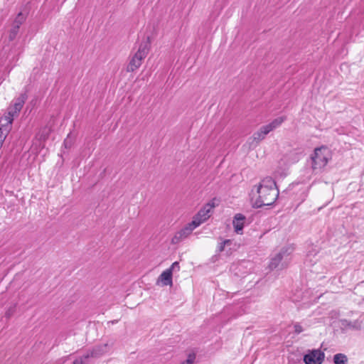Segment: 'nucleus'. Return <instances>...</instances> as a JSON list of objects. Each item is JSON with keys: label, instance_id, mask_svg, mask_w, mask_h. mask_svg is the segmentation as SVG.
<instances>
[{"label": "nucleus", "instance_id": "1", "mask_svg": "<svg viewBox=\"0 0 364 364\" xmlns=\"http://www.w3.org/2000/svg\"><path fill=\"white\" fill-rule=\"evenodd\" d=\"M279 196V190L272 177L263 178L252 190L251 200L254 208H261L274 203Z\"/></svg>", "mask_w": 364, "mask_h": 364}, {"label": "nucleus", "instance_id": "2", "mask_svg": "<svg viewBox=\"0 0 364 364\" xmlns=\"http://www.w3.org/2000/svg\"><path fill=\"white\" fill-rule=\"evenodd\" d=\"M331 159L330 151L327 147L316 148L311 156V168L315 173H321Z\"/></svg>", "mask_w": 364, "mask_h": 364}, {"label": "nucleus", "instance_id": "3", "mask_svg": "<svg viewBox=\"0 0 364 364\" xmlns=\"http://www.w3.org/2000/svg\"><path fill=\"white\" fill-rule=\"evenodd\" d=\"M150 50L149 38L141 42L137 51L132 57L127 67V72H134L138 69L142 64V61L146 57Z\"/></svg>", "mask_w": 364, "mask_h": 364}, {"label": "nucleus", "instance_id": "4", "mask_svg": "<svg viewBox=\"0 0 364 364\" xmlns=\"http://www.w3.org/2000/svg\"><path fill=\"white\" fill-rule=\"evenodd\" d=\"M292 248L285 247L280 250L274 257L271 259L269 267L271 270L274 269H284L287 267L290 262V255L292 252Z\"/></svg>", "mask_w": 364, "mask_h": 364}, {"label": "nucleus", "instance_id": "5", "mask_svg": "<svg viewBox=\"0 0 364 364\" xmlns=\"http://www.w3.org/2000/svg\"><path fill=\"white\" fill-rule=\"evenodd\" d=\"M215 207V199L212 200L209 203H206L197 213L196 217H194L193 221L191 222L193 225H195L196 228L199 226L201 223H204L207 220L210 215V213L211 210Z\"/></svg>", "mask_w": 364, "mask_h": 364}, {"label": "nucleus", "instance_id": "6", "mask_svg": "<svg viewBox=\"0 0 364 364\" xmlns=\"http://www.w3.org/2000/svg\"><path fill=\"white\" fill-rule=\"evenodd\" d=\"M325 358V354L319 349L309 350L304 356L305 364H321Z\"/></svg>", "mask_w": 364, "mask_h": 364}, {"label": "nucleus", "instance_id": "7", "mask_svg": "<svg viewBox=\"0 0 364 364\" xmlns=\"http://www.w3.org/2000/svg\"><path fill=\"white\" fill-rule=\"evenodd\" d=\"M196 228L192 223L188 224L185 228L176 232L175 235L171 239L172 244H178L188 235H190L192 231Z\"/></svg>", "mask_w": 364, "mask_h": 364}, {"label": "nucleus", "instance_id": "8", "mask_svg": "<svg viewBox=\"0 0 364 364\" xmlns=\"http://www.w3.org/2000/svg\"><path fill=\"white\" fill-rule=\"evenodd\" d=\"M107 348V344L103 346H98L93 348L92 350H89L86 354L82 355V357L84 358V360L87 362V359L90 358H98L105 353Z\"/></svg>", "mask_w": 364, "mask_h": 364}, {"label": "nucleus", "instance_id": "9", "mask_svg": "<svg viewBox=\"0 0 364 364\" xmlns=\"http://www.w3.org/2000/svg\"><path fill=\"white\" fill-rule=\"evenodd\" d=\"M245 216L241 213H237L233 218L232 225L235 232L237 234H242L245 221Z\"/></svg>", "mask_w": 364, "mask_h": 364}, {"label": "nucleus", "instance_id": "10", "mask_svg": "<svg viewBox=\"0 0 364 364\" xmlns=\"http://www.w3.org/2000/svg\"><path fill=\"white\" fill-rule=\"evenodd\" d=\"M159 282H161L163 286L172 285V273L170 269H166L161 274L156 283L159 284Z\"/></svg>", "mask_w": 364, "mask_h": 364}, {"label": "nucleus", "instance_id": "11", "mask_svg": "<svg viewBox=\"0 0 364 364\" xmlns=\"http://www.w3.org/2000/svg\"><path fill=\"white\" fill-rule=\"evenodd\" d=\"M14 117L7 113V114L0 118V128L4 129H7V131L9 132Z\"/></svg>", "mask_w": 364, "mask_h": 364}, {"label": "nucleus", "instance_id": "12", "mask_svg": "<svg viewBox=\"0 0 364 364\" xmlns=\"http://www.w3.org/2000/svg\"><path fill=\"white\" fill-rule=\"evenodd\" d=\"M348 357L343 353H337L333 355L334 364H348Z\"/></svg>", "mask_w": 364, "mask_h": 364}, {"label": "nucleus", "instance_id": "13", "mask_svg": "<svg viewBox=\"0 0 364 364\" xmlns=\"http://www.w3.org/2000/svg\"><path fill=\"white\" fill-rule=\"evenodd\" d=\"M21 107H19L16 104H13L8 108V113L13 117H16L20 111L21 110Z\"/></svg>", "mask_w": 364, "mask_h": 364}, {"label": "nucleus", "instance_id": "14", "mask_svg": "<svg viewBox=\"0 0 364 364\" xmlns=\"http://www.w3.org/2000/svg\"><path fill=\"white\" fill-rule=\"evenodd\" d=\"M348 328L354 329V330H360L362 328V321L359 320H355L353 321H349L347 325Z\"/></svg>", "mask_w": 364, "mask_h": 364}, {"label": "nucleus", "instance_id": "15", "mask_svg": "<svg viewBox=\"0 0 364 364\" xmlns=\"http://www.w3.org/2000/svg\"><path fill=\"white\" fill-rule=\"evenodd\" d=\"M26 100L27 95L26 93H22L18 97L15 99L14 104H16L22 108Z\"/></svg>", "mask_w": 364, "mask_h": 364}, {"label": "nucleus", "instance_id": "16", "mask_svg": "<svg viewBox=\"0 0 364 364\" xmlns=\"http://www.w3.org/2000/svg\"><path fill=\"white\" fill-rule=\"evenodd\" d=\"M284 120L285 117H279L274 119L271 123H269V125L272 127V130H274V129L280 126Z\"/></svg>", "mask_w": 364, "mask_h": 364}, {"label": "nucleus", "instance_id": "17", "mask_svg": "<svg viewBox=\"0 0 364 364\" xmlns=\"http://www.w3.org/2000/svg\"><path fill=\"white\" fill-rule=\"evenodd\" d=\"M16 304H14L9 307L7 308L6 312H5V317L7 319H9L16 312Z\"/></svg>", "mask_w": 364, "mask_h": 364}, {"label": "nucleus", "instance_id": "18", "mask_svg": "<svg viewBox=\"0 0 364 364\" xmlns=\"http://www.w3.org/2000/svg\"><path fill=\"white\" fill-rule=\"evenodd\" d=\"M266 136L261 132V130H258L257 132H255L252 139L253 141H256V144H257L259 141L263 140L265 138Z\"/></svg>", "mask_w": 364, "mask_h": 364}, {"label": "nucleus", "instance_id": "19", "mask_svg": "<svg viewBox=\"0 0 364 364\" xmlns=\"http://www.w3.org/2000/svg\"><path fill=\"white\" fill-rule=\"evenodd\" d=\"M18 31H19V29L11 26V28L9 32V36H8L9 41H13L16 38V37L18 33Z\"/></svg>", "mask_w": 364, "mask_h": 364}, {"label": "nucleus", "instance_id": "20", "mask_svg": "<svg viewBox=\"0 0 364 364\" xmlns=\"http://www.w3.org/2000/svg\"><path fill=\"white\" fill-rule=\"evenodd\" d=\"M289 158H292L291 161H290L291 164L295 163L299 160V156L296 152H291L287 155Z\"/></svg>", "mask_w": 364, "mask_h": 364}, {"label": "nucleus", "instance_id": "21", "mask_svg": "<svg viewBox=\"0 0 364 364\" xmlns=\"http://www.w3.org/2000/svg\"><path fill=\"white\" fill-rule=\"evenodd\" d=\"M259 130H261V132L264 134V136H266L267 134H268L271 131H272V127H270L269 124H267V125H264V126H262Z\"/></svg>", "mask_w": 364, "mask_h": 364}, {"label": "nucleus", "instance_id": "22", "mask_svg": "<svg viewBox=\"0 0 364 364\" xmlns=\"http://www.w3.org/2000/svg\"><path fill=\"white\" fill-rule=\"evenodd\" d=\"M196 359V356L194 354H190L188 355L187 359L182 362L181 364H193L194 363V360Z\"/></svg>", "mask_w": 364, "mask_h": 364}, {"label": "nucleus", "instance_id": "23", "mask_svg": "<svg viewBox=\"0 0 364 364\" xmlns=\"http://www.w3.org/2000/svg\"><path fill=\"white\" fill-rule=\"evenodd\" d=\"M9 132L7 131V129H4L0 128V141H4L7 134Z\"/></svg>", "mask_w": 364, "mask_h": 364}, {"label": "nucleus", "instance_id": "24", "mask_svg": "<svg viewBox=\"0 0 364 364\" xmlns=\"http://www.w3.org/2000/svg\"><path fill=\"white\" fill-rule=\"evenodd\" d=\"M26 20V17L23 15L21 12L18 13L14 21L16 22H21L22 24Z\"/></svg>", "mask_w": 364, "mask_h": 364}, {"label": "nucleus", "instance_id": "25", "mask_svg": "<svg viewBox=\"0 0 364 364\" xmlns=\"http://www.w3.org/2000/svg\"><path fill=\"white\" fill-rule=\"evenodd\" d=\"M168 269H170L171 273H173V271H179V269H180L179 263L178 262H173L172 264V265L171 266V267L168 268Z\"/></svg>", "mask_w": 364, "mask_h": 364}, {"label": "nucleus", "instance_id": "26", "mask_svg": "<svg viewBox=\"0 0 364 364\" xmlns=\"http://www.w3.org/2000/svg\"><path fill=\"white\" fill-rule=\"evenodd\" d=\"M231 243V241L230 240H225V241H223V242H221L219 246H218V250L220 252H223L224 250V248H225V245L227 244H230Z\"/></svg>", "mask_w": 364, "mask_h": 364}, {"label": "nucleus", "instance_id": "27", "mask_svg": "<svg viewBox=\"0 0 364 364\" xmlns=\"http://www.w3.org/2000/svg\"><path fill=\"white\" fill-rule=\"evenodd\" d=\"M294 332L297 334H299L303 331L302 326L298 323H296L294 325Z\"/></svg>", "mask_w": 364, "mask_h": 364}, {"label": "nucleus", "instance_id": "28", "mask_svg": "<svg viewBox=\"0 0 364 364\" xmlns=\"http://www.w3.org/2000/svg\"><path fill=\"white\" fill-rule=\"evenodd\" d=\"M72 140L69 139V136L64 141V146L65 148H70L72 146Z\"/></svg>", "mask_w": 364, "mask_h": 364}, {"label": "nucleus", "instance_id": "29", "mask_svg": "<svg viewBox=\"0 0 364 364\" xmlns=\"http://www.w3.org/2000/svg\"><path fill=\"white\" fill-rule=\"evenodd\" d=\"M73 364H86V361L84 360V358L82 357H80L77 359H75Z\"/></svg>", "mask_w": 364, "mask_h": 364}, {"label": "nucleus", "instance_id": "30", "mask_svg": "<svg viewBox=\"0 0 364 364\" xmlns=\"http://www.w3.org/2000/svg\"><path fill=\"white\" fill-rule=\"evenodd\" d=\"M21 23V22H16V21H14L12 27L19 29Z\"/></svg>", "mask_w": 364, "mask_h": 364}, {"label": "nucleus", "instance_id": "31", "mask_svg": "<svg viewBox=\"0 0 364 364\" xmlns=\"http://www.w3.org/2000/svg\"><path fill=\"white\" fill-rule=\"evenodd\" d=\"M3 143H4V141H0V147H2Z\"/></svg>", "mask_w": 364, "mask_h": 364}]
</instances>
